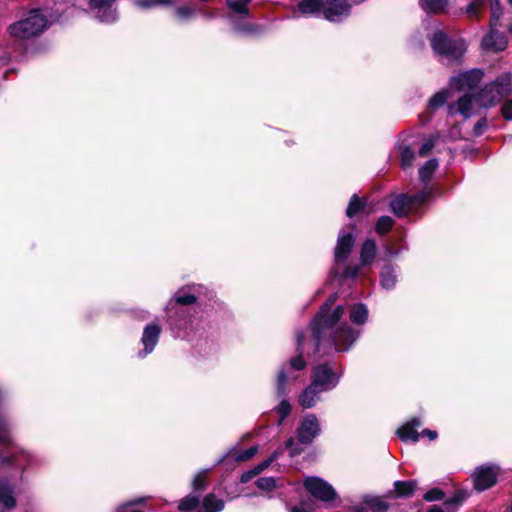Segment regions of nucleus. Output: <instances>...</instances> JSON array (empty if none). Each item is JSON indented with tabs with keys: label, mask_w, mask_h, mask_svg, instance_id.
<instances>
[{
	"label": "nucleus",
	"mask_w": 512,
	"mask_h": 512,
	"mask_svg": "<svg viewBox=\"0 0 512 512\" xmlns=\"http://www.w3.org/2000/svg\"><path fill=\"white\" fill-rule=\"evenodd\" d=\"M322 389L310 383L298 396V403L304 409H310L317 405L321 400Z\"/></svg>",
	"instance_id": "nucleus-19"
},
{
	"label": "nucleus",
	"mask_w": 512,
	"mask_h": 512,
	"mask_svg": "<svg viewBox=\"0 0 512 512\" xmlns=\"http://www.w3.org/2000/svg\"><path fill=\"white\" fill-rule=\"evenodd\" d=\"M290 512H309L304 503H301L300 505H296L290 509Z\"/></svg>",
	"instance_id": "nucleus-55"
},
{
	"label": "nucleus",
	"mask_w": 512,
	"mask_h": 512,
	"mask_svg": "<svg viewBox=\"0 0 512 512\" xmlns=\"http://www.w3.org/2000/svg\"><path fill=\"white\" fill-rule=\"evenodd\" d=\"M415 139L412 136H407L400 139L397 143V151L400 158L401 167L404 170L412 168L415 159Z\"/></svg>",
	"instance_id": "nucleus-18"
},
{
	"label": "nucleus",
	"mask_w": 512,
	"mask_h": 512,
	"mask_svg": "<svg viewBox=\"0 0 512 512\" xmlns=\"http://www.w3.org/2000/svg\"><path fill=\"white\" fill-rule=\"evenodd\" d=\"M279 454L280 452L278 450L274 451L266 460L262 461L257 466H255L256 470L259 473L263 472L279 457Z\"/></svg>",
	"instance_id": "nucleus-44"
},
{
	"label": "nucleus",
	"mask_w": 512,
	"mask_h": 512,
	"mask_svg": "<svg viewBox=\"0 0 512 512\" xmlns=\"http://www.w3.org/2000/svg\"><path fill=\"white\" fill-rule=\"evenodd\" d=\"M172 3L173 0H136L134 2L136 7L143 10L151 9L160 5H170Z\"/></svg>",
	"instance_id": "nucleus-38"
},
{
	"label": "nucleus",
	"mask_w": 512,
	"mask_h": 512,
	"mask_svg": "<svg viewBox=\"0 0 512 512\" xmlns=\"http://www.w3.org/2000/svg\"><path fill=\"white\" fill-rule=\"evenodd\" d=\"M143 501H144V498H137V499H134V500H132V501H129V502H127V503H125V504H123V505L119 506V507L117 508V511H116V512H125V509H126L127 507H130V506H133V505H137V504H139V503H142Z\"/></svg>",
	"instance_id": "nucleus-51"
},
{
	"label": "nucleus",
	"mask_w": 512,
	"mask_h": 512,
	"mask_svg": "<svg viewBox=\"0 0 512 512\" xmlns=\"http://www.w3.org/2000/svg\"><path fill=\"white\" fill-rule=\"evenodd\" d=\"M260 473L256 470V468L254 467L253 469L251 470H248L246 472H244L242 475H241V478H240V481L242 483H247L249 482L251 479H253L254 477H256L257 475H259Z\"/></svg>",
	"instance_id": "nucleus-49"
},
{
	"label": "nucleus",
	"mask_w": 512,
	"mask_h": 512,
	"mask_svg": "<svg viewBox=\"0 0 512 512\" xmlns=\"http://www.w3.org/2000/svg\"><path fill=\"white\" fill-rule=\"evenodd\" d=\"M420 436H427L430 440H435L437 438V432L430 429H424L421 433H419Z\"/></svg>",
	"instance_id": "nucleus-52"
},
{
	"label": "nucleus",
	"mask_w": 512,
	"mask_h": 512,
	"mask_svg": "<svg viewBox=\"0 0 512 512\" xmlns=\"http://www.w3.org/2000/svg\"><path fill=\"white\" fill-rule=\"evenodd\" d=\"M389 505L380 497L365 499L363 505L353 507L349 512H384Z\"/></svg>",
	"instance_id": "nucleus-24"
},
{
	"label": "nucleus",
	"mask_w": 512,
	"mask_h": 512,
	"mask_svg": "<svg viewBox=\"0 0 512 512\" xmlns=\"http://www.w3.org/2000/svg\"><path fill=\"white\" fill-rule=\"evenodd\" d=\"M483 0L472 1L466 8V12L470 17L477 18L479 10L483 7Z\"/></svg>",
	"instance_id": "nucleus-43"
},
{
	"label": "nucleus",
	"mask_w": 512,
	"mask_h": 512,
	"mask_svg": "<svg viewBox=\"0 0 512 512\" xmlns=\"http://www.w3.org/2000/svg\"><path fill=\"white\" fill-rule=\"evenodd\" d=\"M368 315V308L362 303H357L350 307L349 318L355 325H364L368 320Z\"/></svg>",
	"instance_id": "nucleus-28"
},
{
	"label": "nucleus",
	"mask_w": 512,
	"mask_h": 512,
	"mask_svg": "<svg viewBox=\"0 0 512 512\" xmlns=\"http://www.w3.org/2000/svg\"><path fill=\"white\" fill-rule=\"evenodd\" d=\"M321 433L319 419L313 413L306 414L296 429L297 441L302 445H308Z\"/></svg>",
	"instance_id": "nucleus-11"
},
{
	"label": "nucleus",
	"mask_w": 512,
	"mask_h": 512,
	"mask_svg": "<svg viewBox=\"0 0 512 512\" xmlns=\"http://www.w3.org/2000/svg\"><path fill=\"white\" fill-rule=\"evenodd\" d=\"M506 512H512V504L510 505Z\"/></svg>",
	"instance_id": "nucleus-58"
},
{
	"label": "nucleus",
	"mask_w": 512,
	"mask_h": 512,
	"mask_svg": "<svg viewBox=\"0 0 512 512\" xmlns=\"http://www.w3.org/2000/svg\"><path fill=\"white\" fill-rule=\"evenodd\" d=\"M286 449L290 451L291 456H295L301 453L302 449L295 443L293 438H289L286 441Z\"/></svg>",
	"instance_id": "nucleus-48"
},
{
	"label": "nucleus",
	"mask_w": 512,
	"mask_h": 512,
	"mask_svg": "<svg viewBox=\"0 0 512 512\" xmlns=\"http://www.w3.org/2000/svg\"><path fill=\"white\" fill-rule=\"evenodd\" d=\"M225 507V502L213 493L207 494L202 501L201 512H221Z\"/></svg>",
	"instance_id": "nucleus-29"
},
{
	"label": "nucleus",
	"mask_w": 512,
	"mask_h": 512,
	"mask_svg": "<svg viewBox=\"0 0 512 512\" xmlns=\"http://www.w3.org/2000/svg\"><path fill=\"white\" fill-rule=\"evenodd\" d=\"M483 75L484 73L481 69L464 71L451 77L450 86L458 91H471L482 80Z\"/></svg>",
	"instance_id": "nucleus-15"
},
{
	"label": "nucleus",
	"mask_w": 512,
	"mask_h": 512,
	"mask_svg": "<svg viewBox=\"0 0 512 512\" xmlns=\"http://www.w3.org/2000/svg\"><path fill=\"white\" fill-rule=\"evenodd\" d=\"M162 327L158 323L147 324L142 333L141 344L143 349L138 352L139 358H145L152 353L159 341Z\"/></svg>",
	"instance_id": "nucleus-17"
},
{
	"label": "nucleus",
	"mask_w": 512,
	"mask_h": 512,
	"mask_svg": "<svg viewBox=\"0 0 512 512\" xmlns=\"http://www.w3.org/2000/svg\"><path fill=\"white\" fill-rule=\"evenodd\" d=\"M150 316L149 312L148 311H141V315L139 316L142 320H146L148 319Z\"/></svg>",
	"instance_id": "nucleus-56"
},
{
	"label": "nucleus",
	"mask_w": 512,
	"mask_h": 512,
	"mask_svg": "<svg viewBox=\"0 0 512 512\" xmlns=\"http://www.w3.org/2000/svg\"><path fill=\"white\" fill-rule=\"evenodd\" d=\"M507 1L512 6V0H507Z\"/></svg>",
	"instance_id": "nucleus-59"
},
{
	"label": "nucleus",
	"mask_w": 512,
	"mask_h": 512,
	"mask_svg": "<svg viewBox=\"0 0 512 512\" xmlns=\"http://www.w3.org/2000/svg\"><path fill=\"white\" fill-rule=\"evenodd\" d=\"M491 6V20L490 28H497L502 14L499 0H490Z\"/></svg>",
	"instance_id": "nucleus-37"
},
{
	"label": "nucleus",
	"mask_w": 512,
	"mask_h": 512,
	"mask_svg": "<svg viewBox=\"0 0 512 512\" xmlns=\"http://www.w3.org/2000/svg\"><path fill=\"white\" fill-rule=\"evenodd\" d=\"M212 291L202 284L180 287L165 307L167 323L175 337L192 340L201 329V320L192 305L210 298Z\"/></svg>",
	"instance_id": "nucleus-2"
},
{
	"label": "nucleus",
	"mask_w": 512,
	"mask_h": 512,
	"mask_svg": "<svg viewBox=\"0 0 512 512\" xmlns=\"http://www.w3.org/2000/svg\"><path fill=\"white\" fill-rule=\"evenodd\" d=\"M8 60L9 58L7 56H0V66L6 64Z\"/></svg>",
	"instance_id": "nucleus-57"
},
{
	"label": "nucleus",
	"mask_w": 512,
	"mask_h": 512,
	"mask_svg": "<svg viewBox=\"0 0 512 512\" xmlns=\"http://www.w3.org/2000/svg\"><path fill=\"white\" fill-rule=\"evenodd\" d=\"M252 0H226L231 20L246 19L249 17V4Z\"/></svg>",
	"instance_id": "nucleus-23"
},
{
	"label": "nucleus",
	"mask_w": 512,
	"mask_h": 512,
	"mask_svg": "<svg viewBox=\"0 0 512 512\" xmlns=\"http://www.w3.org/2000/svg\"><path fill=\"white\" fill-rule=\"evenodd\" d=\"M488 126L487 119L485 117L480 118L474 126L473 132L475 136H480L484 133Z\"/></svg>",
	"instance_id": "nucleus-46"
},
{
	"label": "nucleus",
	"mask_w": 512,
	"mask_h": 512,
	"mask_svg": "<svg viewBox=\"0 0 512 512\" xmlns=\"http://www.w3.org/2000/svg\"><path fill=\"white\" fill-rule=\"evenodd\" d=\"M0 462L11 463L22 472L41 467L44 458L40 455L16 446L12 441L11 423L0 416Z\"/></svg>",
	"instance_id": "nucleus-4"
},
{
	"label": "nucleus",
	"mask_w": 512,
	"mask_h": 512,
	"mask_svg": "<svg viewBox=\"0 0 512 512\" xmlns=\"http://www.w3.org/2000/svg\"><path fill=\"white\" fill-rule=\"evenodd\" d=\"M304 487L310 495L323 502L333 501L337 497L334 488L319 477L306 478L304 480Z\"/></svg>",
	"instance_id": "nucleus-13"
},
{
	"label": "nucleus",
	"mask_w": 512,
	"mask_h": 512,
	"mask_svg": "<svg viewBox=\"0 0 512 512\" xmlns=\"http://www.w3.org/2000/svg\"><path fill=\"white\" fill-rule=\"evenodd\" d=\"M325 0H301L298 3L299 11L305 16L323 14Z\"/></svg>",
	"instance_id": "nucleus-26"
},
{
	"label": "nucleus",
	"mask_w": 512,
	"mask_h": 512,
	"mask_svg": "<svg viewBox=\"0 0 512 512\" xmlns=\"http://www.w3.org/2000/svg\"><path fill=\"white\" fill-rule=\"evenodd\" d=\"M467 497L468 494L465 491H458L453 495V497L445 500L443 506L446 509H450L452 506L458 507L466 500Z\"/></svg>",
	"instance_id": "nucleus-39"
},
{
	"label": "nucleus",
	"mask_w": 512,
	"mask_h": 512,
	"mask_svg": "<svg viewBox=\"0 0 512 512\" xmlns=\"http://www.w3.org/2000/svg\"><path fill=\"white\" fill-rule=\"evenodd\" d=\"M511 94L512 73L503 72L481 88L474 100L469 94H464L455 103L449 104L447 107L448 114L451 116L461 115L467 119L474 114V102H477L481 107L489 108L496 106Z\"/></svg>",
	"instance_id": "nucleus-3"
},
{
	"label": "nucleus",
	"mask_w": 512,
	"mask_h": 512,
	"mask_svg": "<svg viewBox=\"0 0 512 512\" xmlns=\"http://www.w3.org/2000/svg\"><path fill=\"white\" fill-rule=\"evenodd\" d=\"M397 271L391 264H387L382 268L380 274V284L386 290H391L397 283Z\"/></svg>",
	"instance_id": "nucleus-27"
},
{
	"label": "nucleus",
	"mask_w": 512,
	"mask_h": 512,
	"mask_svg": "<svg viewBox=\"0 0 512 512\" xmlns=\"http://www.w3.org/2000/svg\"><path fill=\"white\" fill-rule=\"evenodd\" d=\"M355 225H350L339 232L337 244L334 251L335 265L332 269L334 277L339 279H355L360 274V265H349L343 267L348 259L355 243Z\"/></svg>",
	"instance_id": "nucleus-5"
},
{
	"label": "nucleus",
	"mask_w": 512,
	"mask_h": 512,
	"mask_svg": "<svg viewBox=\"0 0 512 512\" xmlns=\"http://www.w3.org/2000/svg\"><path fill=\"white\" fill-rule=\"evenodd\" d=\"M444 496H445V494L441 489L433 488L425 493L424 499L429 502L439 501V500H443Z\"/></svg>",
	"instance_id": "nucleus-42"
},
{
	"label": "nucleus",
	"mask_w": 512,
	"mask_h": 512,
	"mask_svg": "<svg viewBox=\"0 0 512 512\" xmlns=\"http://www.w3.org/2000/svg\"><path fill=\"white\" fill-rule=\"evenodd\" d=\"M422 426L420 418H413L397 430V435L402 441L417 442L420 438L418 428Z\"/></svg>",
	"instance_id": "nucleus-22"
},
{
	"label": "nucleus",
	"mask_w": 512,
	"mask_h": 512,
	"mask_svg": "<svg viewBox=\"0 0 512 512\" xmlns=\"http://www.w3.org/2000/svg\"><path fill=\"white\" fill-rule=\"evenodd\" d=\"M48 26V20L40 9H33L8 28L9 34L17 39H29L41 34Z\"/></svg>",
	"instance_id": "nucleus-7"
},
{
	"label": "nucleus",
	"mask_w": 512,
	"mask_h": 512,
	"mask_svg": "<svg viewBox=\"0 0 512 512\" xmlns=\"http://www.w3.org/2000/svg\"><path fill=\"white\" fill-rule=\"evenodd\" d=\"M501 113L506 120L512 121V100H506L503 103Z\"/></svg>",
	"instance_id": "nucleus-47"
},
{
	"label": "nucleus",
	"mask_w": 512,
	"mask_h": 512,
	"mask_svg": "<svg viewBox=\"0 0 512 512\" xmlns=\"http://www.w3.org/2000/svg\"><path fill=\"white\" fill-rule=\"evenodd\" d=\"M427 512H453L450 509H446L445 507H441L439 505H432Z\"/></svg>",
	"instance_id": "nucleus-53"
},
{
	"label": "nucleus",
	"mask_w": 512,
	"mask_h": 512,
	"mask_svg": "<svg viewBox=\"0 0 512 512\" xmlns=\"http://www.w3.org/2000/svg\"><path fill=\"white\" fill-rule=\"evenodd\" d=\"M91 14L102 23L111 24L119 19L116 0H87Z\"/></svg>",
	"instance_id": "nucleus-10"
},
{
	"label": "nucleus",
	"mask_w": 512,
	"mask_h": 512,
	"mask_svg": "<svg viewBox=\"0 0 512 512\" xmlns=\"http://www.w3.org/2000/svg\"><path fill=\"white\" fill-rule=\"evenodd\" d=\"M450 97L449 90L443 89L435 93L428 102L429 110H436L442 107Z\"/></svg>",
	"instance_id": "nucleus-33"
},
{
	"label": "nucleus",
	"mask_w": 512,
	"mask_h": 512,
	"mask_svg": "<svg viewBox=\"0 0 512 512\" xmlns=\"http://www.w3.org/2000/svg\"><path fill=\"white\" fill-rule=\"evenodd\" d=\"M340 377L341 371L337 372L330 363H323L314 368L311 383L328 392L338 385Z\"/></svg>",
	"instance_id": "nucleus-9"
},
{
	"label": "nucleus",
	"mask_w": 512,
	"mask_h": 512,
	"mask_svg": "<svg viewBox=\"0 0 512 512\" xmlns=\"http://www.w3.org/2000/svg\"><path fill=\"white\" fill-rule=\"evenodd\" d=\"M432 195V188L427 185L417 194H400L390 202V209L397 217L408 215L411 209L424 204Z\"/></svg>",
	"instance_id": "nucleus-8"
},
{
	"label": "nucleus",
	"mask_w": 512,
	"mask_h": 512,
	"mask_svg": "<svg viewBox=\"0 0 512 512\" xmlns=\"http://www.w3.org/2000/svg\"><path fill=\"white\" fill-rule=\"evenodd\" d=\"M438 167V161L436 159L428 160L422 167L419 169V177L420 180L424 183L430 180L432 174L436 171Z\"/></svg>",
	"instance_id": "nucleus-34"
},
{
	"label": "nucleus",
	"mask_w": 512,
	"mask_h": 512,
	"mask_svg": "<svg viewBox=\"0 0 512 512\" xmlns=\"http://www.w3.org/2000/svg\"><path fill=\"white\" fill-rule=\"evenodd\" d=\"M500 468L494 464H486L478 467L473 474L474 487L478 491L491 488L497 482Z\"/></svg>",
	"instance_id": "nucleus-14"
},
{
	"label": "nucleus",
	"mask_w": 512,
	"mask_h": 512,
	"mask_svg": "<svg viewBox=\"0 0 512 512\" xmlns=\"http://www.w3.org/2000/svg\"><path fill=\"white\" fill-rule=\"evenodd\" d=\"M207 475L208 470H202L195 475L192 482L193 493L187 495L180 501L178 505V509L180 511H191L199 507L200 496L196 493L201 492L206 488L208 482Z\"/></svg>",
	"instance_id": "nucleus-12"
},
{
	"label": "nucleus",
	"mask_w": 512,
	"mask_h": 512,
	"mask_svg": "<svg viewBox=\"0 0 512 512\" xmlns=\"http://www.w3.org/2000/svg\"><path fill=\"white\" fill-rule=\"evenodd\" d=\"M256 486L265 492H270L277 487V480L273 477H261L256 481Z\"/></svg>",
	"instance_id": "nucleus-40"
},
{
	"label": "nucleus",
	"mask_w": 512,
	"mask_h": 512,
	"mask_svg": "<svg viewBox=\"0 0 512 512\" xmlns=\"http://www.w3.org/2000/svg\"><path fill=\"white\" fill-rule=\"evenodd\" d=\"M435 146V142L432 138L427 139L419 148L418 154L421 157L427 156Z\"/></svg>",
	"instance_id": "nucleus-45"
},
{
	"label": "nucleus",
	"mask_w": 512,
	"mask_h": 512,
	"mask_svg": "<svg viewBox=\"0 0 512 512\" xmlns=\"http://www.w3.org/2000/svg\"><path fill=\"white\" fill-rule=\"evenodd\" d=\"M394 220L390 216H381L375 225V231L378 235L387 234L393 227Z\"/></svg>",
	"instance_id": "nucleus-36"
},
{
	"label": "nucleus",
	"mask_w": 512,
	"mask_h": 512,
	"mask_svg": "<svg viewBox=\"0 0 512 512\" xmlns=\"http://www.w3.org/2000/svg\"><path fill=\"white\" fill-rule=\"evenodd\" d=\"M257 451V446H252L246 450H241L234 447L226 453L221 461L244 462L251 459L257 453Z\"/></svg>",
	"instance_id": "nucleus-25"
},
{
	"label": "nucleus",
	"mask_w": 512,
	"mask_h": 512,
	"mask_svg": "<svg viewBox=\"0 0 512 512\" xmlns=\"http://www.w3.org/2000/svg\"><path fill=\"white\" fill-rule=\"evenodd\" d=\"M335 301L336 295L330 296L313 318L310 328L296 332L298 354L279 369L276 378V393L281 398L276 407L280 416L279 425L291 412V404L285 396L288 393V383L297 380V372L306 366L303 355H324L331 350L347 352L362 334V329L352 327L343 320L345 308L342 305L332 309Z\"/></svg>",
	"instance_id": "nucleus-1"
},
{
	"label": "nucleus",
	"mask_w": 512,
	"mask_h": 512,
	"mask_svg": "<svg viewBox=\"0 0 512 512\" xmlns=\"http://www.w3.org/2000/svg\"><path fill=\"white\" fill-rule=\"evenodd\" d=\"M507 46V39L497 28H490V32L482 40V47L485 50L494 52L503 51Z\"/></svg>",
	"instance_id": "nucleus-20"
},
{
	"label": "nucleus",
	"mask_w": 512,
	"mask_h": 512,
	"mask_svg": "<svg viewBox=\"0 0 512 512\" xmlns=\"http://www.w3.org/2000/svg\"><path fill=\"white\" fill-rule=\"evenodd\" d=\"M175 15L179 20L186 21L192 18V16L194 15V9L189 6L178 7L175 10Z\"/></svg>",
	"instance_id": "nucleus-41"
},
{
	"label": "nucleus",
	"mask_w": 512,
	"mask_h": 512,
	"mask_svg": "<svg viewBox=\"0 0 512 512\" xmlns=\"http://www.w3.org/2000/svg\"><path fill=\"white\" fill-rule=\"evenodd\" d=\"M385 250H386V255L389 256V257L396 256V255H398L400 253V251H394L390 244L386 245Z\"/></svg>",
	"instance_id": "nucleus-54"
},
{
	"label": "nucleus",
	"mask_w": 512,
	"mask_h": 512,
	"mask_svg": "<svg viewBox=\"0 0 512 512\" xmlns=\"http://www.w3.org/2000/svg\"><path fill=\"white\" fill-rule=\"evenodd\" d=\"M447 5L448 0H420L421 8L427 13H441Z\"/></svg>",
	"instance_id": "nucleus-31"
},
{
	"label": "nucleus",
	"mask_w": 512,
	"mask_h": 512,
	"mask_svg": "<svg viewBox=\"0 0 512 512\" xmlns=\"http://www.w3.org/2000/svg\"><path fill=\"white\" fill-rule=\"evenodd\" d=\"M350 13L351 5L347 0H325L323 16L329 22H342Z\"/></svg>",
	"instance_id": "nucleus-16"
},
{
	"label": "nucleus",
	"mask_w": 512,
	"mask_h": 512,
	"mask_svg": "<svg viewBox=\"0 0 512 512\" xmlns=\"http://www.w3.org/2000/svg\"><path fill=\"white\" fill-rule=\"evenodd\" d=\"M365 207V202L362 201L357 194H353L350 198L348 207L346 209V215L349 218L354 217L360 213Z\"/></svg>",
	"instance_id": "nucleus-35"
},
{
	"label": "nucleus",
	"mask_w": 512,
	"mask_h": 512,
	"mask_svg": "<svg viewBox=\"0 0 512 512\" xmlns=\"http://www.w3.org/2000/svg\"><path fill=\"white\" fill-rule=\"evenodd\" d=\"M15 506L13 486L7 480L0 479V512H8Z\"/></svg>",
	"instance_id": "nucleus-21"
},
{
	"label": "nucleus",
	"mask_w": 512,
	"mask_h": 512,
	"mask_svg": "<svg viewBox=\"0 0 512 512\" xmlns=\"http://www.w3.org/2000/svg\"><path fill=\"white\" fill-rule=\"evenodd\" d=\"M394 488L398 497L411 496L416 488L415 481H395Z\"/></svg>",
	"instance_id": "nucleus-32"
},
{
	"label": "nucleus",
	"mask_w": 512,
	"mask_h": 512,
	"mask_svg": "<svg viewBox=\"0 0 512 512\" xmlns=\"http://www.w3.org/2000/svg\"><path fill=\"white\" fill-rule=\"evenodd\" d=\"M376 256V243L373 239H367L360 251V264L368 265L373 262Z\"/></svg>",
	"instance_id": "nucleus-30"
},
{
	"label": "nucleus",
	"mask_w": 512,
	"mask_h": 512,
	"mask_svg": "<svg viewBox=\"0 0 512 512\" xmlns=\"http://www.w3.org/2000/svg\"><path fill=\"white\" fill-rule=\"evenodd\" d=\"M430 44L434 53L446 64L459 61L466 51V45L462 39H451L441 30L433 34Z\"/></svg>",
	"instance_id": "nucleus-6"
},
{
	"label": "nucleus",
	"mask_w": 512,
	"mask_h": 512,
	"mask_svg": "<svg viewBox=\"0 0 512 512\" xmlns=\"http://www.w3.org/2000/svg\"><path fill=\"white\" fill-rule=\"evenodd\" d=\"M235 29L242 33H254L257 30V27L253 24H243V25H235Z\"/></svg>",
	"instance_id": "nucleus-50"
}]
</instances>
